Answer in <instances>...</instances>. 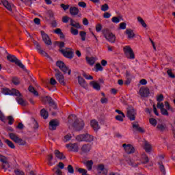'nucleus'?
<instances>
[{"label":"nucleus","mask_w":175,"mask_h":175,"mask_svg":"<svg viewBox=\"0 0 175 175\" xmlns=\"http://www.w3.org/2000/svg\"><path fill=\"white\" fill-rule=\"evenodd\" d=\"M72 139V135L71 134H67L66 135L64 136L63 139V142L64 143H67V142H69Z\"/></svg>","instance_id":"40"},{"label":"nucleus","mask_w":175,"mask_h":175,"mask_svg":"<svg viewBox=\"0 0 175 175\" xmlns=\"http://www.w3.org/2000/svg\"><path fill=\"white\" fill-rule=\"evenodd\" d=\"M83 165H85L88 169V170H92V165H94V161L92 160L90 161H85L83 162Z\"/></svg>","instance_id":"25"},{"label":"nucleus","mask_w":175,"mask_h":175,"mask_svg":"<svg viewBox=\"0 0 175 175\" xmlns=\"http://www.w3.org/2000/svg\"><path fill=\"white\" fill-rule=\"evenodd\" d=\"M7 59L10 61V62H13L14 64H16V65H18L19 68H21V69H23V70H25V66L23 65L21 62L14 55H8L7 56Z\"/></svg>","instance_id":"3"},{"label":"nucleus","mask_w":175,"mask_h":175,"mask_svg":"<svg viewBox=\"0 0 175 175\" xmlns=\"http://www.w3.org/2000/svg\"><path fill=\"white\" fill-rule=\"evenodd\" d=\"M126 35H127L129 39H133L135 38V32L131 29H126L125 31Z\"/></svg>","instance_id":"23"},{"label":"nucleus","mask_w":175,"mask_h":175,"mask_svg":"<svg viewBox=\"0 0 175 175\" xmlns=\"http://www.w3.org/2000/svg\"><path fill=\"white\" fill-rule=\"evenodd\" d=\"M78 83L83 88H87V87H88V85L85 83V80L81 77H78Z\"/></svg>","instance_id":"24"},{"label":"nucleus","mask_w":175,"mask_h":175,"mask_svg":"<svg viewBox=\"0 0 175 175\" xmlns=\"http://www.w3.org/2000/svg\"><path fill=\"white\" fill-rule=\"evenodd\" d=\"M101 10L102 12H107V10H109V5H107V3H105L101 5Z\"/></svg>","instance_id":"50"},{"label":"nucleus","mask_w":175,"mask_h":175,"mask_svg":"<svg viewBox=\"0 0 175 175\" xmlns=\"http://www.w3.org/2000/svg\"><path fill=\"white\" fill-rule=\"evenodd\" d=\"M0 162H1V167L4 169V170H7L10 167V164H9V159L8 157L0 154Z\"/></svg>","instance_id":"10"},{"label":"nucleus","mask_w":175,"mask_h":175,"mask_svg":"<svg viewBox=\"0 0 175 175\" xmlns=\"http://www.w3.org/2000/svg\"><path fill=\"white\" fill-rule=\"evenodd\" d=\"M167 74L168 75L169 77H170L171 79H175V75L172 72V70H168L167 71Z\"/></svg>","instance_id":"57"},{"label":"nucleus","mask_w":175,"mask_h":175,"mask_svg":"<svg viewBox=\"0 0 175 175\" xmlns=\"http://www.w3.org/2000/svg\"><path fill=\"white\" fill-rule=\"evenodd\" d=\"M71 27H74V28L80 29L81 26L80 25L79 23H76L73 19H70V24Z\"/></svg>","instance_id":"34"},{"label":"nucleus","mask_w":175,"mask_h":175,"mask_svg":"<svg viewBox=\"0 0 175 175\" xmlns=\"http://www.w3.org/2000/svg\"><path fill=\"white\" fill-rule=\"evenodd\" d=\"M77 142H85V134H80L76 136Z\"/></svg>","instance_id":"35"},{"label":"nucleus","mask_w":175,"mask_h":175,"mask_svg":"<svg viewBox=\"0 0 175 175\" xmlns=\"http://www.w3.org/2000/svg\"><path fill=\"white\" fill-rule=\"evenodd\" d=\"M12 83L14 85H18L20 84V79L18 77H13L12 78Z\"/></svg>","instance_id":"48"},{"label":"nucleus","mask_w":175,"mask_h":175,"mask_svg":"<svg viewBox=\"0 0 175 175\" xmlns=\"http://www.w3.org/2000/svg\"><path fill=\"white\" fill-rule=\"evenodd\" d=\"M123 148L124 149L125 152H126V154H133L135 153V147H133V146L131 145V144H124L122 145Z\"/></svg>","instance_id":"16"},{"label":"nucleus","mask_w":175,"mask_h":175,"mask_svg":"<svg viewBox=\"0 0 175 175\" xmlns=\"http://www.w3.org/2000/svg\"><path fill=\"white\" fill-rule=\"evenodd\" d=\"M163 94H160L157 96V100L158 103H161L163 100Z\"/></svg>","instance_id":"63"},{"label":"nucleus","mask_w":175,"mask_h":175,"mask_svg":"<svg viewBox=\"0 0 175 175\" xmlns=\"http://www.w3.org/2000/svg\"><path fill=\"white\" fill-rule=\"evenodd\" d=\"M56 66L63 72V73H68V76H70V73H72V70L69 69V67L65 64V63L61 60H58L56 62Z\"/></svg>","instance_id":"1"},{"label":"nucleus","mask_w":175,"mask_h":175,"mask_svg":"<svg viewBox=\"0 0 175 175\" xmlns=\"http://www.w3.org/2000/svg\"><path fill=\"white\" fill-rule=\"evenodd\" d=\"M39 54L43 55V57H46V58H51L50 55L46 51H43L42 49L38 51Z\"/></svg>","instance_id":"42"},{"label":"nucleus","mask_w":175,"mask_h":175,"mask_svg":"<svg viewBox=\"0 0 175 175\" xmlns=\"http://www.w3.org/2000/svg\"><path fill=\"white\" fill-rule=\"evenodd\" d=\"M137 21L140 23L141 25H142L144 28H147V24H146V22H144V20H143L142 17L138 16Z\"/></svg>","instance_id":"37"},{"label":"nucleus","mask_w":175,"mask_h":175,"mask_svg":"<svg viewBox=\"0 0 175 175\" xmlns=\"http://www.w3.org/2000/svg\"><path fill=\"white\" fill-rule=\"evenodd\" d=\"M90 84L96 91H100V85L98 82L92 81Z\"/></svg>","instance_id":"26"},{"label":"nucleus","mask_w":175,"mask_h":175,"mask_svg":"<svg viewBox=\"0 0 175 175\" xmlns=\"http://www.w3.org/2000/svg\"><path fill=\"white\" fill-rule=\"evenodd\" d=\"M97 172V175H106V172H105V165L103 164L98 165Z\"/></svg>","instance_id":"20"},{"label":"nucleus","mask_w":175,"mask_h":175,"mask_svg":"<svg viewBox=\"0 0 175 175\" xmlns=\"http://www.w3.org/2000/svg\"><path fill=\"white\" fill-rule=\"evenodd\" d=\"M144 148L146 152H151V144L150 142L147 141H144Z\"/></svg>","instance_id":"30"},{"label":"nucleus","mask_w":175,"mask_h":175,"mask_svg":"<svg viewBox=\"0 0 175 175\" xmlns=\"http://www.w3.org/2000/svg\"><path fill=\"white\" fill-rule=\"evenodd\" d=\"M53 171L55 172V174L62 175V171L59 168H58L57 167H55L53 169Z\"/></svg>","instance_id":"41"},{"label":"nucleus","mask_w":175,"mask_h":175,"mask_svg":"<svg viewBox=\"0 0 175 175\" xmlns=\"http://www.w3.org/2000/svg\"><path fill=\"white\" fill-rule=\"evenodd\" d=\"M159 165L161 173H163L164 175L166 174V170H165V166L162 165V163H159Z\"/></svg>","instance_id":"45"},{"label":"nucleus","mask_w":175,"mask_h":175,"mask_svg":"<svg viewBox=\"0 0 175 175\" xmlns=\"http://www.w3.org/2000/svg\"><path fill=\"white\" fill-rule=\"evenodd\" d=\"M123 51L124 53V55L128 58V59H135V53H133V50L129 46H125L123 48Z\"/></svg>","instance_id":"5"},{"label":"nucleus","mask_w":175,"mask_h":175,"mask_svg":"<svg viewBox=\"0 0 175 175\" xmlns=\"http://www.w3.org/2000/svg\"><path fill=\"white\" fill-rule=\"evenodd\" d=\"M66 147L69 150V151H74L75 152H77L79 151V144L77 143L67 144H66Z\"/></svg>","instance_id":"17"},{"label":"nucleus","mask_w":175,"mask_h":175,"mask_svg":"<svg viewBox=\"0 0 175 175\" xmlns=\"http://www.w3.org/2000/svg\"><path fill=\"white\" fill-rule=\"evenodd\" d=\"M118 29H126V23L124 22L121 23L119 25Z\"/></svg>","instance_id":"51"},{"label":"nucleus","mask_w":175,"mask_h":175,"mask_svg":"<svg viewBox=\"0 0 175 175\" xmlns=\"http://www.w3.org/2000/svg\"><path fill=\"white\" fill-rule=\"evenodd\" d=\"M40 114L41 117L44 118V120H46V118H49V112L45 109H41Z\"/></svg>","instance_id":"32"},{"label":"nucleus","mask_w":175,"mask_h":175,"mask_svg":"<svg viewBox=\"0 0 175 175\" xmlns=\"http://www.w3.org/2000/svg\"><path fill=\"white\" fill-rule=\"evenodd\" d=\"M86 61L88 62V64H89V65H91L92 66V65H94V64H95V59H94V57H86Z\"/></svg>","instance_id":"38"},{"label":"nucleus","mask_w":175,"mask_h":175,"mask_svg":"<svg viewBox=\"0 0 175 175\" xmlns=\"http://www.w3.org/2000/svg\"><path fill=\"white\" fill-rule=\"evenodd\" d=\"M161 110V113L163 116H169V112L167 111V109L163 108Z\"/></svg>","instance_id":"58"},{"label":"nucleus","mask_w":175,"mask_h":175,"mask_svg":"<svg viewBox=\"0 0 175 175\" xmlns=\"http://www.w3.org/2000/svg\"><path fill=\"white\" fill-rule=\"evenodd\" d=\"M79 35L81 38L82 42L85 41V37L87 36V32H85L84 31H80Z\"/></svg>","instance_id":"39"},{"label":"nucleus","mask_w":175,"mask_h":175,"mask_svg":"<svg viewBox=\"0 0 175 175\" xmlns=\"http://www.w3.org/2000/svg\"><path fill=\"white\" fill-rule=\"evenodd\" d=\"M126 116L130 121H135L136 120V111L133 107L128 108Z\"/></svg>","instance_id":"12"},{"label":"nucleus","mask_w":175,"mask_h":175,"mask_svg":"<svg viewBox=\"0 0 175 175\" xmlns=\"http://www.w3.org/2000/svg\"><path fill=\"white\" fill-rule=\"evenodd\" d=\"M79 8L77 7H70V14L71 16H77L79 14Z\"/></svg>","instance_id":"28"},{"label":"nucleus","mask_w":175,"mask_h":175,"mask_svg":"<svg viewBox=\"0 0 175 175\" xmlns=\"http://www.w3.org/2000/svg\"><path fill=\"white\" fill-rule=\"evenodd\" d=\"M1 2L3 5V6H5V8H6V9H8V10H9L10 12H12V5L10 4L9 1H8L6 0H2Z\"/></svg>","instance_id":"33"},{"label":"nucleus","mask_w":175,"mask_h":175,"mask_svg":"<svg viewBox=\"0 0 175 175\" xmlns=\"http://www.w3.org/2000/svg\"><path fill=\"white\" fill-rule=\"evenodd\" d=\"M5 143L8 146H10V148H16L14 144H13V142H12L10 140L5 139Z\"/></svg>","instance_id":"43"},{"label":"nucleus","mask_w":175,"mask_h":175,"mask_svg":"<svg viewBox=\"0 0 175 175\" xmlns=\"http://www.w3.org/2000/svg\"><path fill=\"white\" fill-rule=\"evenodd\" d=\"M55 155L56 158H58V159H65V155H64V153L59 152L58 150H55Z\"/></svg>","instance_id":"31"},{"label":"nucleus","mask_w":175,"mask_h":175,"mask_svg":"<svg viewBox=\"0 0 175 175\" xmlns=\"http://www.w3.org/2000/svg\"><path fill=\"white\" fill-rule=\"evenodd\" d=\"M69 20L70 21V20H72V18H69L68 16H65L62 18V21L63 23H69Z\"/></svg>","instance_id":"61"},{"label":"nucleus","mask_w":175,"mask_h":175,"mask_svg":"<svg viewBox=\"0 0 175 175\" xmlns=\"http://www.w3.org/2000/svg\"><path fill=\"white\" fill-rule=\"evenodd\" d=\"M157 108L160 109V110L165 109V105H163V103H157Z\"/></svg>","instance_id":"62"},{"label":"nucleus","mask_w":175,"mask_h":175,"mask_svg":"<svg viewBox=\"0 0 175 175\" xmlns=\"http://www.w3.org/2000/svg\"><path fill=\"white\" fill-rule=\"evenodd\" d=\"M67 170L70 174H73L75 173V169L73 168V166L72 165H68L67 167Z\"/></svg>","instance_id":"47"},{"label":"nucleus","mask_w":175,"mask_h":175,"mask_svg":"<svg viewBox=\"0 0 175 175\" xmlns=\"http://www.w3.org/2000/svg\"><path fill=\"white\" fill-rule=\"evenodd\" d=\"M124 161H126L128 165L132 166L133 167H137L139 165H140L139 163H135V161L128 156H124Z\"/></svg>","instance_id":"18"},{"label":"nucleus","mask_w":175,"mask_h":175,"mask_svg":"<svg viewBox=\"0 0 175 175\" xmlns=\"http://www.w3.org/2000/svg\"><path fill=\"white\" fill-rule=\"evenodd\" d=\"M55 77L56 78V80L59 81V84L62 85H66V83L65 82V77H64V75L59 70L55 69Z\"/></svg>","instance_id":"6"},{"label":"nucleus","mask_w":175,"mask_h":175,"mask_svg":"<svg viewBox=\"0 0 175 175\" xmlns=\"http://www.w3.org/2000/svg\"><path fill=\"white\" fill-rule=\"evenodd\" d=\"M40 32L44 43H45V44L47 46H51L53 42H51V39H50L49 35H47V33H46L44 31H41Z\"/></svg>","instance_id":"13"},{"label":"nucleus","mask_w":175,"mask_h":175,"mask_svg":"<svg viewBox=\"0 0 175 175\" xmlns=\"http://www.w3.org/2000/svg\"><path fill=\"white\" fill-rule=\"evenodd\" d=\"M149 122L153 126H157V120L154 118H150L149 119Z\"/></svg>","instance_id":"52"},{"label":"nucleus","mask_w":175,"mask_h":175,"mask_svg":"<svg viewBox=\"0 0 175 175\" xmlns=\"http://www.w3.org/2000/svg\"><path fill=\"white\" fill-rule=\"evenodd\" d=\"M139 95L142 98H148V96L150 95V89L146 87L140 88Z\"/></svg>","instance_id":"15"},{"label":"nucleus","mask_w":175,"mask_h":175,"mask_svg":"<svg viewBox=\"0 0 175 175\" xmlns=\"http://www.w3.org/2000/svg\"><path fill=\"white\" fill-rule=\"evenodd\" d=\"M2 94L4 95H14L15 96H21V93H20V91L16 89H12L10 90L8 88H3Z\"/></svg>","instance_id":"8"},{"label":"nucleus","mask_w":175,"mask_h":175,"mask_svg":"<svg viewBox=\"0 0 175 175\" xmlns=\"http://www.w3.org/2000/svg\"><path fill=\"white\" fill-rule=\"evenodd\" d=\"M16 100L18 102V105H21V106H27L28 105V103L20 96H17Z\"/></svg>","instance_id":"29"},{"label":"nucleus","mask_w":175,"mask_h":175,"mask_svg":"<svg viewBox=\"0 0 175 175\" xmlns=\"http://www.w3.org/2000/svg\"><path fill=\"white\" fill-rule=\"evenodd\" d=\"M59 125L58 120H53L49 122V129L50 131H55L57 126Z\"/></svg>","instance_id":"19"},{"label":"nucleus","mask_w":175,"mask_h":175,"mask_svg":"<svg viewBox=\"0 0 175 175\" xmlns=\"http://www.w3.org/2000/svg\"><path fill=\"white\" fill-rule=\"evenodd\" d=\"M111 21L112 23H115V24H118V23H120V18L117 16H113L111 18Z\"/></svg>","instance_id":"55"},{"label":"nucleus","mask_w":175,"mask_h":175,"mask_svg":"<svg viewBox=\"0 0 175 175\" xmlns=\"http://www.w3.org/2000/svg\"><path fill=\"white\" fill-rule=\"evenodd\" d=\"M33 44H35L36 49V50H38V51L42 50V47L40 46V44H39V42H38L37 41H33Z\"/></svg>","instance_id":"54"},{"label":"nucleus","mask_w":175,"mask_h":175,"mask_svg":"<svg viewBox=\"0 0 175 175\" xmlns=\"http://www.w3.org/2000/svg\"><path fill=\"white\" fill-rule=\"evenodd\" d=\"M7 120H8V124L9 125H13V123L14 122V118L12 116H9L7 117Z\"/></svg>","instance_id":"49"},{"label":"nucleus","mask_w":175,"mask_h":175,"mask_svg":"<svg viewBox=\"0 0 175 175\" xmlns=\"http://www.w3.org/2000/svg\"><path fill=\"white\" fill-rule=\"evenodd\" d=\"M9 136L11 140H13L14 143H17L19 146H25V144H27V142H25V140L18 137V136L15 133H10Z\"/></svg>","instance_id":"4"},{"label":"nucleus","mask_w":175,"mask_h":175,"mask_svg":"<svg viewBox=\"0 0 175 175\" xmlns=\"http://www.w3.org/2000/svg\"><path fill=\"white\" fill-rule=\"evenodd\" d=\"M53 154H49L47 156V161H48V165L49 166H51L53 165V162H51V161H53Z\"/></svg>","instance_id":"44"},{"label":"nucleus","mask_w":175,"mask_h":175,"mask_svg":"<svg viewBox=\"0 0 175 175\" xmlns=\"http://www.w3.org/2000/svg\"><path fill=\"white\" fill-rule=\"evenodd\" d=\"M90 125L92 128H93L94 131H95L96 132L99 129V128H100L99 126V124L98 123V121L95 120H93L90 122Z\"/></svg>","instance_id":"22"},{"label":"nucleus","mask_w":175,"mask_h":175,"mask_svg":"<svg viewBox=\"0 0 175 175\" xmlns=\"http://www.w3.org/2000/svg\"><path fill=\"white\" fill-rule=\"evenodd\" d=\"M72 126V128H74L75 131H81L84 129V121H83L82 120L77 119L74 122Z\"/></svg>","instance_id":"9"},{"label":"nucleus","mask_w":175,"mask_h":175,"mask_svg":"<svg viewBox=\"0 0 175 175\" xmlns=\"http://www.w3.org/2000/svg\"><path fill=\"white\" fill-rule=\"evenodd\" d=\"M85 142H86V143H91V142H94V136L91 134L85 133Z\"/></svg>","instance_id":"27"},{"label":"nucleus","mask_w":175,"mask_h":175,"mask_svg":"<svg viewBox=\"0 0 175 175\" xmlns=\"http://www.w3.org/2000/svg\"><path fill=\"white\" fill-rule=\"evenodd\" d=\"M70 32L72 35H75V36L79 35V30H77L73 27L70 28Z\"/></svg>","instance_id":"53"},{"label":"nucleus","mask_w":175,"mask_h":175,"mask_svg":"<svg viewBox=\"0 0 175 175\" xmlns=\"http://www.w3.org/2000/svg\"><path fill=\"white\" fill-rule=\"evenodd\" d=\"M96 68V72H102L103 70V67L100 65V64L97 63L95 66Z\"/></svg>","instance_id":"46"},{"label":"nucleus","mask_w":175,"mask_h":175,"mask_svg":"<svg viewBox=\"0 0 175 175\" xmlns=\"http://www.w3.org/2000/svg\"><path fill=\"white\" fill-rule=\"evenodd\" d=\"M157 129L160 132H165L166 131V125L162 124H158L157 126Z\"/></svg>","instance_id":"36"},{"label":"nucleus","mask_w":175,"mask_h":175,"mask_svg":"<svg viewBox=\"0 0 175 175\" xmlns=\"http://www.w3.org/2000/svg\"><path fill=\"white\" fill-rule=\"evenodd\" d=\"M59 51H60L66 58H68V59H73L74 52L72 49L66 48L64 49H59Z\"/></svg>","instance_id":"7"},{"label":"nucleus","mask_w":175,"mask_h":175,"mask_svg":"<svg viewBox=\"0 0 175 175\" xmlns=\"http://www.w3.org/2000/svg\"><path fill=\"white\" fill-rule=\"evenodd\" d=\"M83 77H85L86 80H94V77L92 75H88L86 73H83Z\"/></svg>","instance_id":"60"},{"label":"nucleus","mask_w":175,"mask_h":175,"mask_svg":"<svg viewBox=\"0 0 175 175\" xmlns=\"http://www.w3.org/2000/svg\"><path fill=\"white\" fill-rule=\"evenodd\" d=\"M103 34L104 38L109 42L110 43H115L116 42V35H114L110 30L105 29L103 30Z\"/></svg>","instance_id":"2"},{"label":"nucleus","mask_w":175,"mask_h":175,"mask_svg":"<svg viewBox=\"0 0 175 175\" xmlns=\"http://www.w3.org/2000/svg\"><path fill=\"white\" fill-rule=\"evenodd\" d=\"M42 102H43V103H49L51 107H52L55 110L57 109V105H55V103L54 102L53 98H51V97L47 96L42 97Z\"/></svg>","instance_id":"11"},{"label":"nucleus","mask_w":175,"mask_h":175,"mask_svg":"<svg viewBox=\"0 0 175 175\" xmlns=\"http://www.w3.org/2000/svg\"><path fill=\"white\" fill-rule=\"evenodd\" d=\"M92 149V145L91 144H83L81 147V154H88Z\"/></svg>","instance_id":"14"},{"label":"nucleus","mask_w":175,"mask_h":175,"mask_svg":"<svg viewBox=\"0 0 175 175\" xmlns=\"http://www.w3.org/2000/svg\"><path fill=\"white\" fill-rule=\"evenodd\" d=\"M14 173H15L16 175H25L24 172L20 170L19 169L15 170Z\"/></svg>","instance_id":"56"},{"label":"nucleus","mask_w":175,"mask_h":175,"mask_svg":"<svg viewBox=\"0 0 175 175\" xmlns=\"http://www.w3.org/2000/svg\"><path fill=\"white\" fill-rule=\"evenodd\" d=\"M116 120H117V121H120V122H122V121H124V118H125V117H123L122 116H120L118 115L115 117Z\"/></svg>","instance_id":"59"},{"label":"nucleus","mask_w":175,"mask_h":175,"mask_svg":"<svg viewBox=\"0 0 175 175\" xmlns=\"http://www.w3.org/2000/svg\"><path fill=\"white\" fill-rule=\"evenodd\" d=\"M133 129H136L138 132H140V133H144L145 131L143 129V128L140 127L139 125V123L137 122H133Z\"/></svg>","instance_id":"21"},{"label":"nucleus","mask_w":175,"mask_h":175,"mask_svg":"<svg viewBox=\"0 0 175 175\" xmlns=\"http://www.w3.org/2000/svg\"><path fill=\"white\" fill-rule=\"evenodd\" d=\"M96 32H100L102 31V25L98 24L96 25Z\"/></svg>","instance_id":"64"}]
</instances>
